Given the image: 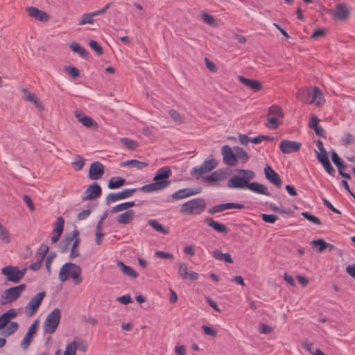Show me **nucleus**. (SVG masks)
Listing matches in <instances>:
<instances>
[{"instance_id":"nucleus-1","label":"nucleus","mask_w":355,"mask_h":355,"mask_svg":"<svg viewBox=\"0 0 355 355\" xmlns=\"http://www.w3.org/2000/svg\"><path fill=\"white\" fill-rule=\"evenodd\" d=\"M81 273L82 269L79 266L68 262L63 264L60 268L58 277L61 282H64L68 279L71 278L73 284L78 285L80 284L83 280Z\"/></svg>"},{"instance_id":"nucleus-2","label":"nucleus","mask_w":355,"mask_h":355,"mask_svg":"<svg viewBox=\"0 0 355 355\" xmlns=\"http://www.w3.org/2000/svg\"><path fill=\"white\" fill-rule=\"evenodd\" d=\"M237 173L239 175H234L227 181V185L230 189H246L249 181L255 177L254 172L251 170L240 169Z\"/></svg>"},{"instance_id":"nucleus-3","label":"nucleus","mask_w":355,"mask_h":355,"mask_svg":"<svg viewBox=\"0 0 355 355\" xmlns=\"http://www.w3.org/2000/svg\"><path fill=\"white\" fill-rule=\"evenodd\" d=\"M206 208V202L203 198H195L182 205L180 212L184 215H198Z\"/></svg>"},{"instance_id":"nucleus-4","label":"nucleus","mask_w":355,"mask_h":355,"mask_svg":"<svg viewBox=\"0 0 355 355\" xmlns=\"http://www.w3.org/2000/svg\"><path fill=\"white\" fill-rule=\"evenodd\" d=\"M25 289L26 285L24 284L6 289L1 295L0 304L5 305L15 302Z\"/></svg>"},{"instance_id":"nucleus-5","label":"nucleus","mask_w":355,"mask_h":355,"mask_svg":"<svg viewBox=\"0 0 355 355\" xmlns=\"http://www.w3.org/2000/svg\"><path fill=\"white\" fill-rule=\"evenodd\" d=\"M60 317L61 311L58 308L54 309L49 313L43 325L44 332L49 334H53L59 325Z\"/></svg>"},{"instance_id":"nucleus-6","label":"nucleus","mask_w":355,"mask_h":355,"mask_svg":"<svg viewBox=\"0 0 355 355\" xmlns=\"http://www.w3.org/2000/svg\"><path fill=\"white\" fill-rule=\"evenodd\" d=\"M26 269H19L16 266H7L1 270V272L8 282L18 283L25 275Z\"/></svg>"},{"instance_id":"nucleus-7","label":"nucleus","mask_w":355,"mask_h":355,"mask_svg":"<svg viewBox=\"0 0 355 355\" xmlns=\"http://www.w3.org/2000/svg\"><path fill=\"white\" fill-rule=\"evenodd\" d=\"M218 162L214 158L206 159L200 166L193 168L191 171V175L193 176H201L211 171L218 166Z\"/></svg>"},{"instance_id":"nucleus-8","label":"nucleus","mask_w":355,"mask_h":355,"mask_svg":"<svg viewBox=\"0 0 355 355\" xmlns=\"http://www.w3.org/2000/svg\"><path fill=\"white\" fill-rule=\"evenodd\" d=\"M45 295L46 293L44 291H42L37 293L31 298L25 307V312L27 316H32L37 312Z\"/></svg>"},{"instance_id":"nucleus-9","label":"nucleus","mask_w":355,"mask_h":355,"mask_svg":"<svg viewBox=\"0 0 355 355\" xmlns=\"http://www.w3.org/2000/svg\"><path fill=\"white\" fill-rule=\"evenodd\" d=\"M135 191L136 189H125L118 193H110L105 198L106 204L110 205L112 202L128 198L132 196Z\"/></svg>"},{"instance_id":"nucleus-10","label":"nucleus","mask_w":355,"mask_h":355,"mask_svg":"<svg viewBox=\"0 0 355 355\" xmlns=\"http://www.w3.org/2000/svg\"><path fill=\"white\" fill-rule=\"evenodd\" d=\"M112 3H108L104 8L102 9H100L98 10L90 12V13H86L82 15L81 19L78 22L79 25H85V24H93L94 22V17L104 14L106 10L110 8Z\"/></svg>"},{"instance_id":"nucleus-11","label":"nucleus","mask_w":355,"mask_h":355,"mask_svg":"<svg viewBox=\"0 0 355 355\" xmlns=\"http://www.w3.org/2000/svg\"><path fill=\"white\" fill-rule=\"evenodd\" d=\"M101 187L97 182H93L85 191L83 200H94L98 198L101 195Z\"/></svg>"},{"instance_id":"nucleus-12","label":"nucleus","mask_w":355,"mask_h":355,"mask_svg":"<svg viewBox=\"0 0 355 355\" xmlns=\"http://www.w3.org/2000/svg\"><path fill=\"white\" fill-rule=\"evenodd\" d=\"M26 10L30 17L41 22H46L50 19L49 15L46 12L35 6L27 7L26 8Z\"/></svg>"},{"instance_id":"nucleus-13","label":"nucleus","mask_w":355,"mask_h":355,"mask_svg":"<svg viewBox=\"0 0 355 355\" xmlns=\"http://www.w3.org/2000/svg\"><path fill=\"white\" fill-rule=\"evenodd\" d=\"M105 172V168L103 164L99 162H95L91 164L89 169V178L92 180H99L102 178Z\"/></svg>"},{"instance_id":"nucleus-14","label":"nucleus","mask_w":355,"mask_h":355,"mask_svg":"<svg viewBox=\"0 0 355 355\" xmlns=\"http://www.w3.org/2000/svg\"><path fill=\"white\" fill-rule=\"evenodd\" d=\"M221 153L223 159L225 164L234 166L237 162L236 153L234 154L232 148L228 145L222 146Z\"/></svg>"},{"instance_id":"nucleus-15","label":"nucleus","mask_w":355,"mask_h":355,"mask_svg":"<svg viewBox=\"0 0 355 355\" xmlns=\"http://www.w3.org/2000/svg\"><path fill=\"white\" fill-rule=\"evenodd\" d=\"M301 147V144L295 141L283 140L279 144V149L284 154H290L297 152Z\"/></svg>"},{"instance_id":"nucleus-16","label":"nucleus","mask_w":355,"mask_h":355,"mask_svg":"<svg viewBox=\"0 0 355 355\" xmlns=\"http://www.w3.org/2000/svg\"><path fill=\"white\" fill-rule=\"evenodd\" d=\"M74 116L83 125L87 128H98V123L90 116L85 115L80 110H76L74 112Z\"/></svg>"},{"instance_id":"nucleus-17","label":"nucleus","mask_w":355,"mask_h":355,"mask_svg":"<svg viewBox=\"0 0 355 355\" xmlns=\"http://www.w3.org/2000/svg\"><path fill=\"white\" fill-rule=\"evenodd\" d=\"M244 205L240 203L227 202L215 205L207 210L209 214H214L216 213L222 212L226 209H243Z\"/></svg>"},{"instance_id":"nucleus-18","label":"nucleus","mask_w":355,"mask_h":355,"mask_svg":"<svg viewBox=\"0 0 355 355\" xmlns=\"http://www.w3.org/2000/svg\"><path fill=\"white\" fill-rule=\"evenodd\" d=\"M38 329V322L35 320L28 328V330L25 335L24 339L20 343V346L26 349L30 345L31 343L33 340L34 335L36 334V331Z\"/></svg>"},{"instance_id":"nucleus-19","label":"nucleus","mask_w":355,"mask_h":355,"mask_svg":"<svg viewBox=\"0 0 355 355\" xmlns=\"http://www.w3.org/2000/svg\"><path fill=\"white\" fill-rule=\"evenodd\" d=\"M331 17L335 20H345L349 16V10L345 3H338L334 11L331 12Z\"/></svg>"},{"instance_id":"nucleus-20","label":"nucleus","mask_w":355,"mask_h":355,"mask_svg":"<svg viewBox=\"0 0 355 355\" xmlns=\"http://www.w3.org/2000/svg\"><path fill=\"white\" fill-rule=\"evenodd\" d=\"M264 173L266 179L272 184L279 188L282 186V180L279 175L269 165L264 167Z\"/></svg>"},{"instance_id":"nucleus-21","label":"nucleus","mask_w":355,"mask_h":355,"mask_svg":"<svg viewBox=\"0 0 355 355\" xmlns=\"http://www.w3.org/2000/svg\"><path fill=\"white\" fill-rule=\"evenodd\" d=\"M178 275L184 280H196L199 277L197 272L188 271L187 265L182 262L179 263Z\"/></svg>"},{"instance_id":"nucleus-22","label":"nucleus","mask_w":355,"mask_h":355,"mask_svg":"<svg viewBox=\"0 0 355 355\" xmlns=\"http://www.w3.org/2000/svg\"><path fill=\"white\" fill-rule=\"evenodd\" d=\"M48 252H49V247L46 245L42 244L40 245L39 250L37 253V254L38 256L37 261L33 263L30 266V268L32 270L36 271L41 268L43 261H44V259L45 258Z\"/></svg>"},{"instance_id":"nucleus-23","label":"nucleus","mask_w":355,"mask_h":355,"mask_svg":"<svg viewBox=\"0 0 355 355\" xmlns=\"http://www.w3.org/2000/svg\"><path fill=\"white\" fill-rule=\"evenodd\" d=\"M171 184L170 180H164L162 182H155L141 187V190L145 193L162 190L166 188Z\"/></svg>"},{"instance_id":"nucleus-24","label":"nucleus","mask_w":355,"mask_h":355,"mask_svg":"<svg viewBox=\"0 0 355 355\" xmlns=\"http://www.w3.org/2000/svg\"><path fill=\"white\" fill-rule=\"evenodd\" d=\"M325 100L321 90L318 87L311 89V96L309 98L308 104H315L317 106L324 104Z\"/></svg>"},{"instance_id":"nucleus-25","label":"nucleus","mask_w":355,"mask_h":355,"mask_svg":"<svg viewBox=\"0 0 355 355\" xmlns=\"http://www.w3.org/2000/svg\"><path fill=\"white\" fill-rule=\"evenodd\" d=\"M316 157L321 164L324 166L326 171L331 175H334L335 173V169L331 164L329 159L327 152L324 153H318L315 150Z\"/></svg>"},{"instance_id":"nucleus-26","label":"nucleus","mask_w":355,"mask_h":355,"mask_svg":"<svg viewBox=\"0 0 355 355\" xmlns=\"http://www.w3.org/2000/svg\"><path fill=\"white\" fill-rule=\"evenodd\" d=\"M78 234L79 232L77 230H74L71 235L66 236V238L62 241L64 244V246L62 250V252H64L67 250L73 240L74 241L73 243L72 248H77L80 243V239L78 238Z\"/></svg>"},{"instance_id":"nucleus-27","label":"nucleus","mask_w":355,"mask_h":355,"mask_svg":"<svg viewBox=\"0 0 355 355\" xmlns=\"http://www.w3.org/2000/svg\"><path fill=\"white\" fill-rule=\"evenodd\" d=\"M238 80L254 92H259L262 89V84L258 80L249 79L242 76H239Z\"/></svg>"},{"instance_id":"nucleus-28","label":"nucleus","mask_w":355,"mask_h":355,"mask_svg":"<svg viewBox=\"0 0 355 355\" xmlns=\"http://www.w3.org/2000/svg\"><path fill=\"white\" fill-rule=\"evenodd\" d=\"M205 222L209 227L213 228L218 233L227 234L228 232V229L224 224L219 223L214 220L211 218H206Z\"/></svg>"},{"instance_id":"nucleus-29","label":"nucleus","mask_w":355,"mask_h":355,"mask_svg":"<svg viewBox=\"0 0 355 355\" xmlns=\"http://www.w3.org/2000/svg\"><path fill=\"white\" fill-rule=\"evenodd\" d=\"M248 189L256 193L266 195L268 196H270V193L268 192L267 187L263 184L257 182H253L251 183L249 182Z\"/></svg>"},{"instance_id":"nucleus-30","label":"nucleus","mask_w":355,"mask_h":355,"mask_svg":"<svg viewBox=\"0 0 355 355\" xmlns=\"http://www.w3.org/2000/svg\"><path fill=\"white\" fill-rule=\"evenodd\" d=\"M197 193H198V191H193L190 188H185L175 191L172 194L171 197L175 200H180Z\"/></svg>"},{"instance_id":"nucleus-31","label":"nucleus","mask_w":355,"mask_h":355,"mask_svg":"<svg viewBox=\"0 0 355 355\" xmlns=\"http://www.w3.org/2000/svg\"><path fill=\"white\" fill-rule=\"evenodd\" d=\"M171 175V170L168 166L162 167L157 170L153 180L155 182H162L167 180Z\"/></svg>"},{"instance_id":"nucleus-32","label":"nucleus","mask_w":355,"mask_h":355,"mask_svg":"<svg viewBox=\"0 0 355 355\" xmlns=\"http://www.w3.org/2000/svg\"><path fill=\"white\" fill-rule=\"evenodd\" d=\"M135 212L134 210H127L125 212L119 214L117 216L116 220L119 224H129L132 221L135 217Z\"/></svg>"},{"instance_id":"nucleus-33","label":"nucleus","mask_w":355,"mask_h":355,"mask_svg":"<svg viewBox=\"0 0 355 355\" xmlns=\"http://www.w3.org/2000/svg\"><path fill=\"white\" fill-rule=\"evenodd\" d=\"M147 224L159 233L163 234L164 235L169 234V230L166 227H164L157 220L149 219L147 220Z\"/></svg>"},{"instance_id":"nucleus-34","label":"nucleus","mask_w":355,"mask_h":355,"mask_svg":"<svg viewBox=\"0 0 355 355\" xmlns=\"http://www.w3.org/2000/svg\"><path fill=\"white\" fill-rule=\"evenodd\" d=\"M24 92L25 95L24 98L25 101L32 102L39 110L44 109L42 102L37 98L35 94L27 92L26 90H24Z\"/></svg>"},{"instance_id":"nucleus-35","label":"nucleus","mask_w":355,"mask_h":355,"mask_svg":"<svg viewBox=\"0 0 355 355\" xmlns=\"http://www.w3.org/2000/svg\"><path fill=\"white\" fill-rule=\"evenodd\" d=\"M120 166L122 167L129 166L132 168H136L137 169H142L143 168L147 167L148 164L147 162H141L136 159H131L121 163Z\"/></svg>"},{"instance_id":"nucleus-36","label":"nucleus","mask_w":355,"mask_h":355,"mask_svg":"<svg viewBox=\"0 0 355 355\" xmlns=\"http://www.w3.org/2000/svg\"><path fill=\"white\" fill-rule=\"evenodd\" d=\"M268 115L282 121L284 117V112L279 105H272L268 109Z\"/></svg>"},{"instance_id":"nucleus-37","label":"nucleus","mask_w":355,"mask_h":355,"mask_svg":"<svg viewBox=\"0 0 355 355\" xmlns=\"http://www.w3.org/2000/svg\"><path fill=\"white\" fill-rule=\"evenodd\" d=\"M116 264L125 275L132 278L137 277L138 274L133 270L132 267L125 265L121 261H117Z\"/></svg>"},{"instance_id":"nucleus-38","label":"nucleus","mask_w":355,"mask_h":355,"mask_svg":"<svg viewBox=\"0 0 355 355\" xmlns=\"http://www.w3.org/2000/svg\"><path fill=\"white\" fill-rule=\"evenodd\" d=\"M125 184V180L121 177H113L108 182V188L110 189H116Z\"/></svg>"},{"instance_id":"nucleus-39","label":"nucleus","mask_w":355,"mask_h":355,"mask_svg":"<svg viewBox=\"0 0 355 355\" xmlns=\"http://www.w3.org/2000/svg\"><path fill=\"white\" fill-rule=\"evenodd\" d=\"M296 96L303 103H308L309 98L311 96V88L299 89L296 94Z\"/></svg>"},{"instance_id":"nucleus-40","label":"nucleus","mask_w":355,"mask_h":355,"mask_svg":"<svg viewBox=\"0 0 355 355\" xmlns=\"http://www.w3.org/2000/svg\"><path fill=\"white\" fill-rule=\"evenodd\" d=\"M224 178V173L222 171L217 170L213 172L211 175L204 177L205 181L209 182H216Z\"/></svg>"},{"instance_id":"nucleus-41","label":"nucleus","mask_w":355,"mask_h":355,"mask_svg":"<svg viewBox=\"0 0 355 355\" xmlns=\"http://www.w3.org/2000/svg\"><path fill=\"white\" fill-rule=\"evenodd\" d=\"M212 255L216 260L224 261L225 262L230 263H233V260L229 253L223 254L218 250H214Z\"/></svg>"},{"instance_id":"nucleus-42","label":"nucleus","mask_w":355,"mask_h":355,"mask_svg":"<svg viewBox=\"0 0 355 355\" xmlns=\"http://www.w3.org/2000/svg\"><path fill=\"white\" fill-rule=\"evenodd\" d=\"M69 46L73 52L79 54L83 58H86L88 55L87 51L76 42H72Z\"/></svg>"},{"instance_id":"nucleus-43","label":"nucleus","mask_w":355,"mask_h":355,"mask_svg":"<svg viewBox=\"0 0 355 355\" xmlns=\"http://www.w3.org/2000/svg\"><path fill=\"white\" fill-rule=\"evenodd\" d=\"M19 325L16 322H11L6 329L1 330V334L8 337L15 333L18 329Z\"/></svg>"},{"instance_id":"nucleus-44","label":"nucleus","mask_w":355,"mask_h":355,"mask_svg":"<svg viewBox=\"0 0 355 355\" xmlns=\"http://www.w3.org/2000/svg\"><path fill=\"white\" fill-rule=\"evenodd\" d=\"M134 205H135V202L133 201L123 202V203L119 204L114 207H112L111 211L112 213L122 211L123 210H126L130 207H132Z\"/></svg>"},{"instance_id":"nucleus-45","label":"nucleus","mask_w":355,"mask_h":355,"mask_svg":"<svg viewBox=\"0 0 355 355\" xmlns=\"http://www.w3.org/2000/svg\"><path fill=\"white\" fill-rule=\"evenodd\" d=\"M313 248H318V250L320 252L328 248L329 243L322 239H318L311 241Z\"/></svg>"},{"instance_id":"nucleus-46","label":"nucleus","mask_w":355,"mask_h":355,"mask_svg":"<svg viewBox=\"0 0 355 355\" xmlns=\"http://www.w3.org/2000/svg\"><path fill=\"white\" fill-rule=\"evenodd\" d=\"M281 121H282L273 116L272 117L269 115H267V122L266 123V126L270 129L275 130L279 127V125L281 124Z\"/></svg>"},{"instance_id":"nucleus-47","label":"nucleus","mask_w":355,"mask_h":355,"mask_svg":"<svg viewBox=\"0 0 355 355\" xmlns=\"http://www.w3.org/2000/svg\"><path fill=\"white\" fill-rule=\"evenodd\" d=\"M64 220L62 217L60 216L57 218L55 227L53 228V232L62 235L64 230Z\"/></svg>"},{"instance_id":"nucleus-48","label":"nucleus","mask_w":355,"mask_h":355,"mask_svg":"<svg viewBox=\"0 0 355 355\" xmlns=\"http://www.w3.org/2000/svg\"><path fill=\"white\" fill-rule=\"evenodd\" d=\"M76 341L73 340L68 343L63 355H76Z\"/></svg>"},{"instance_id":"nucleus-49","label":"nucleus","mask_w":355,"mask_h":355,"mask_svg":"<svg viewBox=\"0 0 355 355\" xmlns=\"http://www.w3.org/2000/svg\"><path fill=\"white\" fill-rule=\"evenodd\" d=\"M355 142V138L353 135L350 133H345L340 143L343 146H348Z\"/></svg>"},{"instance_id":"nucleus-50","label":"nucleus","mask_w":355,"mask_h":355,"mask_svg":"<svg viewBox=\"0 0 355 355\" xmlns=\"http://www.w3.org/2000/svg\"><path fill=\"white\" fill-rule=\"evenodd\" d=\"M121 141L130 150H135L138 146L137 141L128 138H121Z\"/></svg>"},{"instance_id":"nucleus-51","label":"nucleus","mask_w":355,"mask_h":355,"mask_svg":"<svg viewBox=\"0 0 355 355\" xmlns=\"http://www.w3.org/2000/svg\"><path fill=\"white\" fill-rule=\"evenodd\" d=\"M234 150L236 153V159L237 158L241 159L243 163L247 162L249 157H248L247 153L243 149H242L241 148L237 147V148H234Z\"/></svg>"},{"instance_id":"nucleus-52","label":"nucleus","mask_w":355,"mask_h":355,"mask_svg":"<svg viewBox=\"0 0 355 355\" xmlns=\"http://www.w3.org/2000/svg\"><path fill=\"white\" fill-rule=\"evenodd\" d=\"M0 239L6 243L10 242V235L6 228L0 223Z\"/></svg>"},{"instance_id":"nucleus-53","label":"nucleus","mask_w":355,"mask_h":355,"mask_svg":"<svg viewBox=\"0 0 355 355\" xmlns=\"http://www.w3.org/2000/svg\"><path fill=\"white\" fill-rule=\"evenodd\" d=\"M331 159L332 162L336 164V166L338 167V171L340 169H342L343 168H345V166L343 164L342 160L338 155V154L334 151H331Z\"/></svg>"},{"instance_id":"nucleus-54","label":"nucleus","mask_w":355,"mask_h":355,"mask_svg":"<svg viewBox=\"0 0 355 355\" xmlns=\"http://www.w3.org/2000/svg\"><path fill=\"white\" fill-rule=\"evenodd\" d=\"M202 19L204 23L212 26H216V20L214 17L209 14L204 12L202 14Z\"/></svg>"},{"instance_id":"nucleus-55","label":"nucleus","mask_w":355,"mask_h":355,"mask_svg":"<svg viewBox=\"0 0 355 355\" xmlns=\"http://www.w3.org/2000/svg\"><path fill=\"white\" fill-rule=\"evenodd\" d=\"M89 47L93 49L98 55H101L103 53V50L101 46L94 40H90L89 42Z\"/></svg>"},{"instance_id":"nucleus-56","label":"nucleus","mask_w":355,"mask_h":355,"mask_svg":"<svg viewBox=\"0 0 355 355\" xmlns=\"http://www.w3.org/2000/svg\"><path fill=\"white\" fill-rule=\"evenodd\" d=\"M168 113H169L170 116L172 118V119L175 122L178 123H182L184 122L183 117L177 111H175L174 110H171Z\"/></svg>"},{"instance_id":"nucleus-57","label":"nucleus","mask_w":355,"mask_h":355,"mask_svg":"<svg viewBox=\"0 0 355 355\" xmlns=\"http://www.w3.org/2000/svg\"><path fill=\"white\" fill-rule=\"evenodd\" d=\"M302 216L315 225H321V221L320 220V219L309 212H302Z\"/></svg>"},{"instance_id":"nucleus-58","label":"nucleus","mask_w":355,"mask_h":355,"mask_svg":"<svg viewBox=\"0 0 355 355\" xmlns=\"http://www.w3.org/2000/svg\"><path fill=\"white\" fill-rule=\"evenodd\" d=\"M76 341V349H79L82 352H86L87 349V342L80 338H76L75 340Z\"/></svg>"},{"instance_id":"nucleus-59","label":"nucleus","mask_w":355,"mask_h":355,"mask_svg":"<svg viewBox=\"0 0 355 355\" xmlns=\"http://www.w3.org/2000/svg\"><path fill=\"white\" fill-rule=\"evenodd\" d=\"M261 217L264 222L268 223H274L278 219V217L274 214H263Z\"/></svg>"},{"instance_id":"nucleus-60","label":"nucleus","mask_w":355,"mask_h":355,"mask_svg":"<svg viewBox=\"0 0 355 355\" xmlns=\"http://www.w3.org/2000/svg\"><path fill=\"white\" fill-rule=\"evenodd\" d=\"M65 71L73 78H77L80 75V71L78 69L74 67L69 66L64 69Z\"/></svg>"},{"instance_id":"nucleus-61","label":"nucleus","mask_w":355,"mask_h":355,"mask_svg":"<svg viewBox=\"0 0 355 355\" xmlns=\"http://www.w3.org/2000/svg\"><path fill=\"white\" fill-rule=\"evenodd\" d=\"M202 329L203 330L204 334L206 335L212 336L214 338L216 337L217 335V331L212 327L206 325H202Z\"/></svg>"},{"instance_id":"nucleus-62","label":"nucleus","mask_w":355,"mask_h":355,"mask_svg":"<svg viewBox=\"0 0 355 355\" xmlns=\"http://www.w3.org/2000/svg\"><path fill=\"white\" fill-rule=\"evenodd\" d=\"M155 256L156 257H159V258H162V259H174V257L171 253L167 252L159 251V250L156 251L155 252Z\"/></svg>"},{"instance_id":"nucleus-63","label":"nucleus","mask_w":355,"mask_h":355,"mask_svg":"<svg viewBox=\"0 0 355 355\" xmlns=\"http://www.w3.org/2000/svg\"><path fill=\"white\" fill-rule=\"evenodd\" d=\"M116 301L123 304H128L132 302V300L130 295H124L119 297L116 298Z\"/></svg>"},{"instance_id":"nucleus-64","label":"nucleus","mask_w":355,"mask_h":355,"mask_svg":"<svg viewBox=\"0 0 355 355\" xmlns=\"http://www.w3.org/2000/svg\"><path fill=\"white\" fill-rule=\"evenodd\" d=\"M73 164L76 166V169L81 170L84 166L85 160L80 156H77Z\"/></svg>"}]
</instances>
